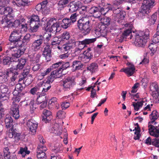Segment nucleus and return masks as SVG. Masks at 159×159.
Wrapping results in <instances>:
<instances>
[{
	"instance_id": "nucleus-1",
	"label": "nucleus",
	"mask_w": 159,
	"mask_h": 159,
	"mask_svg": "<svg viewBox=\"0 0 159 159\" xmlns=\"http://www.w3.org/2000/svg\"><path fill=\"white\" fill-rule=\"evenodd\" d=\"M159 117L158 113L156 111L154 110L150 115V118L151 121L148 123V130L149 134L152 136L158 137L159 136V129H157V126H154L151 124L155 123V124L156 122L155 121Z\"/></svg>"
},
{
	"instance_id": "nucleus-2",
	"label": "nucleus",
	"mask_w": 159,
	"mask_h": 159,
	"mask_svg": "<svg viewBox=\"0 0 159 159\" xmlns=\"http://www.w3.org/2000/svg\"><path fill=\"white\" fill-rule=\"evenodd\" d=\"M26 49V46L24 44L14 46L12 43H10L6 52L7 55H11L12 57L18 58L24 53Z\"/></svg>"
},
{
	"instance_id": "nucleus-3",
	"label": "nucleus",
	"mask_w": 159,
	"mask_h": 159,
	"mask_svg": "<svg viewBox=\"0 0 159 159\" xmlns=\"http://www.w3.org/2000/svg\"><path fill=\"white\" fill-rule=\"evenodd\" d=\"M155 0H143L140 11V19H142L147 17V15L151 11V8L154 5Z\"/></svg>"
},
{
	"instance_id": "nucleus-4",
	"label": "nucleus",
	"mask_w": 159,
	"mask_h": 159,
	"mask_svg": "<svg viewBox=\"0 0 159 159\" xmlns=\"http://www.w3.org/2000/svg\"><path fill=\"white\" fill-rule=\"evenodd\" d=\"M90 22L89 19L86 17H83L77 21V26L84 35L88 34L91 30Z\"/></svg>"
},
{
	"instance_id": "nucleus-5",
	"label": "nucleus",
	"mask_w": 159,
	"mask_h": 159,
	"mask_svg": "<svg viewBox=\"0 0 159 159\" xmlns=\"http://www.w3.org/2000/svg\"><path fill=\"white\" fill-rule=\"evenodd\" d=\"M28 24L30 27V30L32 32H36L41 26L39 17L37 15L33 14L28 17Z\"/></svg>"
},
{
	"instance_id": "nucleus-6",
	"label": "nucleus",
	"mask_w": 159,
	"mask_h": 159,
	"mask_svg": "<svg viewBox=\"0 0 159 159\" xmlns=\"http://www.w3.org/2000/svg\"><path fill=\"white\" fill-rule=\"evenodd\" d=\"M22 34L19 30H15L11 32L9 38V41L10 43H12L14 46H19L22 45Z\"/></svg>"
},
{
	"instance_id": "nucleus-7",
	"label": "nucleus",
	"mask_w": 159,
	"mask_h": 159,
	"mask_svg": "<svg viewBox=\"0 0 159 159\" xmlns=\"http://www.w3.org/2000/svg\"><path fill=\"white\" fill-rule=\"evenodd\" d=\"M108 10L112 11L113 13L116 14V17L115 20L119 23H121V20L124 18L126 15L125 12L122 10V9L120 7H116L113 6H108Z\"/></svg>"
},
{
	"instance_id": "nucleus-8",
	"label": "nucleus",
	"mask_w": 159,
	"mask_h": 159,
	"mask_svg": "<svg viewBox=\"0 0 159 159\" xmlns=\"http://www.w3.org/2000/svg\"><path fill=\"white\" fill-rule=\"evenodd\" d=\"M63 89L65 91H69L72 89L76 84L75 78L73 77L68 76L62 81Z\"/></svg>"
},
{
	"instance_id": "nucleus-9",
	"label": "nucleus",
	"mask_w": 159,
	"mask_h": 159,
	"mask_svg": "<svg viewBox=\"0 0 159 159\" xmlns=\"http://www.w3.org/2000/svg\"><path fill=\"white\" fill-rule=\"evenodd\" d=\"M89 11L90 13L92 14L94 17L99 18L102 14H104L106 12H107L108 10L105 6L101 7L99 6L98 7H91Z\"/></svg>"
},
{
	"instance_id": "nucleus-10",
	"label": "nucleus",
	"mask_w": 159,
	"mask_h": 159,
	"mask_svg": "<svg viewBox=\"0 0 159 159\" xmlns=\"http://www.w3.org/2000/svg\"><path fill=\"white\" fill-rule=\"evenodd\" d=\"M36 39L33 42L31 45V48L34 52L39 50L43 43L44 38L41 35H37Z\"/></svg>"
},
{
	"instance_id": "nucleus-11",
	"label": "nucleus",
	"mask_w": 159,
	"mask_h": 159,
	"mask_svg": "<svg viewBox=\"0 0 159 159\" xmlns=\"http://www.w3.org/2000/svg\"><path fill=\"white\" fill-rule=\"evenodd\" d=\"M149 32L148 30L140 31V47L144 48L149 39Z\"/></svg>"
},
{
	"instance_id": "nucleus-12",
	"label": "nucleus",
	"mask_w": 159,
	"mask_h": 159,
	"mask_svg": "<svg viewBox=\"0 0 159 159\" xmlns=\"http://www.w3.org/2000/svg\"><path fill=\"white\" fill-rule=\"evenodd\" d=\"M150 91L153 98L155 99L159 98V89L157 83L154 82L150 84Z\"/></svg>"
},
{
	"instance_id": "nucleus-13",
	"label": "nucleus",
	"mask_w": 159,
	"mask_h": 159,
	"mask_svg": "<svg viewBox=\"0 0 159 159\" xmlns=\"http://www.w3.org/2000/svg\"><path fill=\"white\" fill-rule=\"evenodd\" d=\"M51 87V86H49L47 88H44L39 85H37L30 89V93L33 95L36 94L37 96L41 92L47 91Z\"/></svg>"
},
{
	"instance_id": "nucleus-14",
	"label": "nucleus",
	"mask_w": 159,
	"mask_h": 159,
	"mask_svg": "<svg viewBox=\"0 0 159 159\" xmlns=\"http://www.w3.org/2000/svg\"><path fill=\"white\" fill-rule=\"evenodd\" d=\"M38 124L37 122L33 120H29L27 122V127L30 131L32 135H34L36 131Z\"/></svg>"
},
{
	"instance_id": "nucleus-15",
	"label": "nucleus",
	"mask_w": 159,
	"mask_h": 159,
	"mask_svg": "<svg viewBox=\"0 0 159 159\" xmlns=\"http://www.w3.org/2000/svg\"><path fill=\"white\" fill-rule=\"evenodd\" d=\"M37 157L38 159H46L47 156L45 152L47 150L45 146L40 145L37 147Z\"/></svg>"
},
{
	"instance_id": "nucleus-16",
	"label": "nucleus",
	"mask_w": 159,
	"mask_h": 159,
	"mask_svg": "<svg viewBox=\"0 0 159 159\" xmlns=\"http://www.w3.org/2000/svg\"><path fill=\"white\" fill-rule=\"evenodd\" d=\"M129 26V28L125 30L122 34L120 36V38L119 41L120 43H122L125 38L129 34L133 32L134 34H135L134 31V30L132 29V26L130 25L129 24H126L125 25V26L126 27H128Z\"/></svg>"
},
{
	"instance_id": "nucleus-17",
	"label": "nucleus",
	"mask_w": 159,
	"mask_h": 159,
	"mask_svg": "<svg viewBox=\"0 0 159 159\" xmlns=\"http://www.w3.org/2000/svg\"><path fill=\"white\" fill-rule=\"evenodd\" d=\"M19 108V105L16 103L12 104L11 108L10 114L16 119L20 117Z\"/></svg>"
},
{
	"instance_id": "nucleus-18",
	"label": "nucleus",
	"mask_w": 159,
	"mask_h": 159,
	"mask_svg": "<svg viewBox=\"0 0 159 159\" xmlns=\"http://www.w3.org/2000/svg\"><path fill=\"white\" fill-rule=\"evenodd\" d=\"M76 43L75 40L71 39L68 43L62 46V50L64 51L69 50L75 46Z\"/></svg>"
},
{
	"instance_id": "nucleus-19",
	"label": "nucleus",
	"mask_w": 159,
	"mask_h": 159,
	"mask_svg": "<svg viewBox=\"0 0 159 159\" xmlns=\"http://www.w3.org/2000/svg\"><path fill=\"white\" fill-rule=\"evenodd\" d=\"M9 138H13L15 141L17 142L20 139L21 137L20 134L17 132L16 129H11L10 130L8 134Z\"/></svg>"
},
{
	"instance_id": "nucleus-20",
	"label": "nucleus",
	"mask_w": 159,
	"mask_h": 159,
	"mask_svg": "<svg viewBox=\"0 0 159 159\" xmlns=\"http://www.w3.org/2000/svg\"><path fill=\"white\" fill-rule=\"evenodd\" d=\"M42 120L45 123H48L52 119V113L49 110L44 109L43 112Z\"/></svg>"
},
{
	"instance_id": "nucleus-21",
	"label": "nucleus",
	"mask_w": 159,
	"mask_h": 159,
	"mask_svg": "<svg viewBox=\"0 0 159 159\" xmlns=\"http://www.w3.org/2000/svg\"><path fill=\"white\" fill-rule=\"evenodd\" d=\"M13 70V68H11L9 71H7L6 73V75L8 76H9L10 75H11L12 76L10 80L11 82H10V84L11 83L12 85H13L12 84H14V83H12V82H13L15 81L19 75L18 72L16 70L14 71Z\"/></svg>"
},
{
	"instance_id": "nucleus-22",
	"label": "nucleus",
	"mask_w": 159,
	"mask_h": 159,
	"mask_svg": "<svg viewBox=\"0 0 159 159\" xmlns=\"http://www.w3.org/2000/svg\"><path fill=\"white\" fill-rule=\"evenodd\" d=\"M96 40V38L85 39L82 41H78L76 43L80 47L83 46L84 48L87 47V45L94 43Z\"/></svg>"
},
{
	"instance_id": "nucleus-23",
	"label": "nucleus",
	"mask_w": 159,
	"mask_h": 159,
	"mask_svg": "<svg viewBox=\"0 0 159 159\" xmlns=\"http://www.w3.org/2000/svg\"><path fill=\"white\" fill-rule=\"evenodd\" d=\"M84 64L81 61L75 60L72 63V67L73 71L76 70H81L83 69Z\"/></svg>"
},
{
	"instance_id": "nucleus-24",
	"label": "nucleus",
	"mask_w": 159,
	"mask_h": 159,
	"mask_svg": "<svg viewBox=\"0 0 159 159\" xmlns=\"http://www.w3.org/2000/svg\"><path fill=\"white\" fill-rule=\"evenodd\" d=\"M81 5V2L79 1L73 2L70 3L69 11L70 12H73L79 9Z\"/></svg>"
},
{
	"instance_id": "nucleus-25",
	"label": "nucleus",
	"mask_w": 159,
	"mask_h": 159,
	"mask_svg": "<svg viewBox=\"0 0 159 159\" xmlns=\"http://www.w3.org/2000/svg\"><path fill=\"white\" fill-rule=\"evenodd\" d=\"M13 11L12 8L10 7H2L0 8V14L10 17Z\"/></svg>"
},
{
	"instance_id": "nucleus-26",
	"label": "nucleus",
	"mask_w": 159,
	"mask_h": 159,
	"mask_svg": "<svg viewBox=\"0 0 159 159\" xmlns=\"http://www.w3.org/2000/svg\"><path fill=\"white\" fill-rule=\"evenodd\" d=\"M126 65L128 66V67L126 68L125 74L129 77L132 75L134 74L135 68L134 65L129 62H128L126 63Z\"/></svg>"
},
{
	"instance_id": "nucleus-27",
	"label": "nucleus",
	"mask_w": 159,
	"mask_h": 159,
	"mask_svg": "<svg viewBox=\"0 0 159 159\" xmlns=\"http://www.w3.org/2000/svg\"><path fill=\"white\" fill-rule=\"evenodd\" d=\"M3 156L5 159H17L16 156H13L12 157L11 156V153L8 147L3 148Z\"/></svg>"
},
{
	"instance_id": "nucleus-28",
	"label": "nucleus",
	"mask_w": 159,
	"mask_h": 159,
	"mask_svg": "<svg viewBox=\"0 0 159 159\" xmlns=\"http://www.w3.org/2000/svg\"><path fill=\"white\" fill-rule=\"evenodd\" d=\"M45 92H41L37 95L36 99L37 103L38 104H41L43 102H45L46 99V96Z\"/></svg>"
},
{
	"instance_id": "nucleus-29",
	"label": "nucleus",
	"mask_w": 159,
	"mask_h": 159,
	"mask_svg": "<svg viewBox=\"0 0 159 159\" xmlns=\"http://www.w3.org/2000/svg\"><path fill=\"white\" fill-rule=\"evenodd\" d=\"M5 122L6 126L7 128H8L11 127V129H13L12 126L13 120L12 117L10 115H6L5 119Z\"/></svg>"
},
{
	"instance_id": "nucleus-30",
	"label": "nucleus",
	"mask_w": 159,
	"mask_h": 159,
	"mask_svg": "<svg viewBox=\"0 0 159 159\" xmlns=\"http://www.w3.org/2000/svg\"><path fill=\"white\" fill-rule=\"evenodd\" d=\"M59 67L58 69L53 71L51 73L55 77V79L62 77L63 75L66 74V72H63Z\"/></svg>"
},
{
	"instance_id": "nucleus-31",
	"label": "nucleus",
	"mask_w": 159,
	"mask_h": 159,
	"mask_svg": "<svg viewBox=\"0 0 159 159\" xmlns=\"http://www.w3.org/2000/svg\"><path fill=\"white\" fill-rule=\"evenodd\" d=\"M70 0H60L58 3V9L60 10L68 6Z\"/></svg>"
},
{
	"instance_id": "nucleus-32",
	"label": "nucleus",
	"mask_w": 159,
	"mask_h": 159,
	"mask_svg": "<svg viewBox=\"0 0 159 159\" xmlns=\"http://www.w3.org/2000/svg\"><path fill=\"white\" fill-rule=\"evenodd\" d=\"M61 27L64 29H66L72 24L69 18H66L63 19L61 23Z\"/></svg>"
},
{
	"instance_id": "nucleus-33",
	"label": "nucleus",
	"mask_w": 159,
	"mask_h": 159,
	"mask_svg": "<svg viewBox=\"0 0 159 159\" xmlns=\"http://www.w3.org/2000/svg\"><path fill=\"white\" fill-rule=\"evenodd\" d=\"M134 125L135 126L134 129L133 130L135 131L134 139L136 140L139 139V125L138 123H135Z\"/></svg>"
},
{
	"instance_id": "nucleus-34",
	"label": "nucleus",
	"mask_w": 159,
	"mask_h": 159,
	"mask_svg": "<svg viewBox=\"0 0 159 159\" xmlns=\"http://www.w3.org/2000/svg\"><path fill=\"white\" fill-rule=\"evenodd\" d=\"M61 27L59 23L54 22L51 27V30L50 31L53 33L55 34L59 32L61 30Z\"/></svg>"
},
{
	"instance_id": "nucleus-35",
	"label": "nucleus",
	"mask_w": 159,
	"mask_h": 159,
	"mask_svg": "<svg viewBox=\"0 0 159 159\" xmlns=\"http://www.w3.org/2000/svg\"><path fill=\"white\" fill-rule=\"evenodd\" d=\"M98 66L96 63L93 62L90 64L87 68V70L93 73L97 70Z\"/></svg>"
},
{
	"instance_id": "nucleus-36",
	"label": "nucleus",
	"mask_w": 159,
	"mask_h": 159,
	"mask_svg": "<svg viewBox=\"0 0 159 159\" xmlns=\"http://www.w3.org/2000/svg\"><path fill=\"white\" fill-rule=\"evenodd\" d=\"M93 56V54L92 52H86L85 53L84 57L82 58V60L84 61L85 63L88 62Z\"/></svg>"
},
{
	"instance_id": "nucleus-37",
	"label": "nucleus",
	"mask_w": 159,
	"mask_h": 159,
	"mask_svg": "<svg viewBox=\"0 0 159 159\" xmlns=\"http://www.w3.org/2000/svg\"><path fill=\"white\" fill-rule=\"evenodd\" d=\"M12 60L13 61H14L12 57L9 56H5L2 61V64L4 65L9 66L11 64Z\"/></svg>"
},
{
	"instance_id": "nucleus-38",
	"label": "nucleus",
	"mask_w": 159,
	"mask_h": 159,
	"mask_svg": "<svg viewBox=\"0 0 159 159\" xmlns=\"http://www.w3.org/2000/svg\"><path fill=\"white\" fill-rule=\"evenodd\" d=\"M25 84H24V82H23L22 84L21 83H19L17 84L14 89V91L13 92V95H14L15 94L14 92L15 90L17 89L18 91V93L21 92L25 88Z\"/></svg>"
},
{
	"instance_id": "nucleus-39",
	"label": "nucleus",
	"mask_w": 159,
	"mask_h": 159,
	"mask_svg": "<svg viewBox=\"0 0 159 159\" xmlns=\"http://www.w3.org/2000/svg\"><path fill=\"white\" fill-rule=\"evenodd\" d=\"M80 7L79 8L80 13L82 15L85 16V14L87 13L88 11L89 7L82 5V3L81 2V5Z\"/></svg>"
},
{
	"instance_id": "nucleus-40",
	"label": "nucleus",
	"mask_w": 159,
	"mask_h": 159,
	"mask_svg": "<svg viewBox=\"0 0 159 159\" xmlns=\"http://www.w3.org/2000/svg\"><path fill=\"white\" fill-rule=\"evenodd\" d=\"M63 148L62 144H57L54 146L52 150L54 152L58 153L62 152Z\"/></svg>"
},
{
	"instance_id": "nucleus-41",
	"label": "nucleus",
	"mask_w": 159,
	"mask_h": 159,
	"mask_svg": "<svg viewBox=\"0 0 159 159\" xmlns=\"http://www.w3.org/2000/svg\"><path fill=\"white\" fill-rule=\"evenodd\" d=\"M27 149V147H25L24 148H20L18 153L21 154L22 156L25 157L26 154H29L30 153V151Z\"/></svg>"
},
{
	"instance_id": "nucleus-42",
	"label": "nucleus",
	"mask_w": 159,
	"mask_h": 159,
	"mask_svg": "<svg viewBox=\"0 0 159 159\" xmlns=\"http://www.w3.org/2000/svg\"><path fill=\"white\" fill-rule=\"evenodd\" d=\"M70 33L68 31H64L62 34L61 36L62 41H66L69 39L70 38Z\"/></svg>"
},
{
	"instance_id": "nucleus-43",
	"label": "nucleus",
	"mask_w": 159,
	"mask_h": 159,
	"mask_svg": "<svg viewBox=\"0 0 159 159\" xmlns=\"http://www.w3.org/2000/svg\"><path fill=\"white\" fill-rule=\"evenodd\" d=\"M31 35L29 34H26L23 37L21 40L22 44L27 43L30 40Z\"/></svg>"
},
{
	"instance_id": "nucleus-44",
	"label": "nucleus",
	"mask_w": 159,
	"mask_h": 159,
	"mask_svg": "<svg viewBox=\"0 0 159 159\" xmlns=\"http://www.w3.org/2000/svg\"><path fill=\"white\" fill-rule=\"evenodd\" d=\"M47 2L46 1H44L40 3L42 7V12L43 14H45L47 13Z\"/></svg>"
},
{
	"instance_id": "nucleus-45",
	"label": "nucleus",
	"mask_w": 159,
	"mask_h": 159,
	"mask_svg": "<svg viewBox=\"0 0 159 159\" xmlns=\"http://www.w3.org/2000/svg\"><path fill=\"white\" fill-rule=\"evenodd\" d=\"M149 62V59L147 57L146 53L144 54L141 62H140V65H142L145 67L148 65Z\"/></svg>"
},
{
	"instance_id": "nucleus-46",
	"label": "nucleus",
	"mask_w": 159,
	"mask_h": 159,
	"mask_svg": "<svg viewBox=\"0 0 159 159\" xmlns=\"http://www.w3.org/2000/svg\"><path fill=\"white\" fill-rule=\"evenodd\" d=\"M100 25V27H98V28L99 29V30H100L102 34L103 35H105L107 34V26L102 24Z\"/></svg>"
},
{
	"instance_id": "nucleus-47",
	"label": "nucleus",
	"mask_w": 159,
	"mask_h": 159,
	"mask_svg": "<svg viewBox=\"0 0 159 159\" xmlns=\"http://www.w3.org/2000/svg\"><path fill=\"white\" fill-rule=\"evenodd\" d=\"M52 38V34L51 32H50L47 35H46V37L45 39H44V44H51L49 42L50 39Z\"/></svg>"
},
{
	"instance_id": "nucleus-48",
	"label": "nucleus",
	"mask_w": 159,
	"mask_h": 159,
	"mask_svg": "<svg viewBox=\"0 0 159 159\" xmlns=\"http://www.w3.org/2000/svg\"><path fill=\"white\" fill-rule=\"evenodd\" d=\"M70 66V64L69 62H66L64 64H62L61 67L60 68H61V70H62L63 72H66V74L67 73V71H66V70Z\"/></svg>"
},
{
	"instance_id": "nucleus-49",
	"label": "nucleus",
	"mask_w": 159,
	"mask_h": 159,
	"mask_svg": "<svg viewBox=\"0 0 159 159\" xmlns=\"http://www.w3.org/2000/svg\"><path fill=\"white\" fill-rule=\"evenodd\" d=\"M152 42L155 44L159 42V32H156L154 35Z\"/></svg>"
},
{
	"instance_id": "nucleus-50",
	"label": "nucleus",
	"mask_w": 159,
	"mask_h": 159,
	"mask_svg": "<svg viewBox=\"0 0 159 159\" xmlns=\"http://www.w3.org/2000/svg\"><path fill=\"white\" fill-rule=\"evenodd\" d=\"M9 94L7 93H2L0 94V99L3 101L7 100L9 99Z\"/></svg>"
},
{
	"instance_id": "nucleus-51",
	"label": "nucleus",
	"mask_w": 159,
	"mask_h": 159,
	"mask_svg": "<svg viewBox=\"0 0 159 159\" xmlns=\"http://www.w3.org/2000/svg\"><path fill=\"white\" fill-rule=\"evenodd\" d=\"M50 44H44L43 46V50L42 53H45L51 52V49L50 48Z\"/></svg>"
},
{
	"instance_id": "nucleus-52",
	"label": "nucleus",
	"mask_w": 159,
	"mask_h": 159,
	"mask_svg": "<svg viewBox=\"0 0 159 159\" xmlns=\"http://www.w3.org/2000/svg\"><path fill=\"white\" fill-rule=\"evenodd\" d=\"M55 79V77H54L53 75L51 73L50 75L47 78L46 83L49 84L50 83H52L54 80Z\"/></svg>"
},
{
	"instance_id": "nucleus-53",
	"label": "nucleus",
	"mask_w": 159,
	"mask_h": 159,
	"mask_svg": "<svg viewBox=\"0 0 159 159\" xmlns=\"http://www.w3.org/2000/svg\"><path fill=\"white\" fill-rule=\"evenodd\" d=\"M65 113L63 111H59L57 113V116L59 118L62 119L65 117Z\"/></svg>"
},
{
	"instance_id": "nucleus-54",
	"label": "nucleus",
	"mask_w": 159,
	"mask_h": 159,
	"mask_svg": "<svg viewBox=\"0 0 159 159\" xmlns=\"http://www.w3.org/2000/svg\"><path fill=\"white\" fill-rule=\"evenodd\" d=\"M77 16V15L76 13L72 14L71 15L69 20H70L71 23H73L76 21Z\"/></svg>"
},
{
	"instance_id": "nucleus-55",
	"label": "nucleus",
	"mask_w": 159,
	"mask_h": 159,
	"mask_svg": "<svg viewBox=\"0 0 159 159\" xmlns=\"http://www.w3.org/2000/svg\"><path fill=\"white\" fill-rule=\"evenodd\" d=\"M62 64V62L59 61L53 64L50 67L51 69L52 70H53L54 69H56L58 67L60 66Z\"/></svg>"
},
{
	"instance_id": "nucleus-56",
	"label": "nucleus",
	"mask_w": 159,
	"mask_h": 159,
	"mask_svg": "<svg viewBox=\"0 0 159 159\" xmlns=\"http://www.w3.org/2000/svg\"><path fill=\"white\" fill-rule=\"evenodd\" d=\"M51 53V52L42 53V55L45 58L47 61H48L51 60V58L52 57Z\"/></svg>"
},
{
	"instance_id": "nucleus-57",
	"label": "nucleus",
	"mask_w": 159,
	"mask_h": 159,
	"mask_svg": "<svg viewBox=\"0 0 159 159\" xmlns=\"http://www.w3.org/2000/svg\"><path fill=\"white\" fill-rule=\"evenodd\" d=\"M155 137L156 138L152 139V144L156 147H159V139L157 138V137Z\"/></svg>"
},
{
	"instance_id": "nucleus-58",
	"label": "nucleus",
	"mask_w": 159,
	"mask_h": 159,
	"mask_svg": "<svg viewBox=\"0 0 159 159\" xmlns=\"http://www.w3.org/2000/svg\"><path fill=\"white\" fill-rule=\"evenodd\" d=\"M135 36V40L134 42V44L136 46L139 47V34L138 33H135L134 35Z\"/></svg>"
},
{
	"instance_id": "nucleus-59",
	"label": "nucleus",
	"mask_w": 159,
	"mask_h": 159,
	"mask_svg": "<svg viewBox=\"0 0 159 159\" xmlns=\"http://www.w3.org/2000/svg\"><path fill=\"white\" fill-rule=\"evenodd\" d=\"M13 4L15 5L20 7V6H25V4H24L22 0H16V1H13L12 2Z\"/></svg>"
},
{
	"instance_id": "nucleus-60",
	"label": "nucleus",
	"mask_w": 159,
	"mask_h": 159,
	"mask_svg": "<svg viewBox=\"0 0 159 159\" xmlns=\"http://www.w3.org/2000/svg\"><path fill=\"white\" fill-rule=\"evenodd\" d=\"M110 20L111 19L109 17H105L103 19V22L102 24L108 26L110 24Z\"/></svg>"
},
{
	"instance_id": "nucleus-61",
	"label": "nucleus",
	"mask_w": 159,
	"mask_h": 159,
	"mask_svg": "<svg viewBox=\"0 0 159 159\" xmlns=\"http://www.w3.org/2000/svg\"><path fill=\"white\" fill-rule=\"evenodd\" d=\"M34 101L33 100L31 99L30 101L29 105L30 106V109L33 111L36 108L35 105L34 104Z\"/></svg>"
},
{
	"instance_id": "nucleus-62",
	"label": "nucleus",
	"mask_w": 159,
	"mask_h": 159,
	"mask_svg": "<svg viewBox=\"0 0 159 159\" xmlns=\"http://www.w3.org/2000/svg\"><path fill=\"white\" fill-rule=\"evenodd\" d=\"M1 92L2 93H7L8 91L7 87L4 84H2L0 87Z\"/></svg>"
},
{
	"instance_id": "nucleus-63",
	"label": "nucleus",
	"mask_w": 159,
	"mask_h": 159,
	"mask_svg": "<svg viewBox=\"0 0 159 159\" xmlns=\"http://www.w3.org/2000/svg\"><path fill=\"white\" fill-rule=\"evenodd\" d=\"M139 84V83H136L132 88V90L131 91V93H134L137 92Z\"/></svg>"
},
{
	"instance_id": "nucleus-64",
	"label": "nucleus",
	"mask_w": 159,
	"mask_h": 159,
	"mask_svg": "<svg viewBox=\"0 0 159 159\" xmlns=\"http://www.w3.org/2000/svg\"><path fill=\"white\" fill-rule=\"evenodd\" d=\"M52 70L49 67V68L47 69L46 70H44L43 72L41 73V76L43 77L46 75H48L52 71Z\"/></svg>"
}]
</instances>
